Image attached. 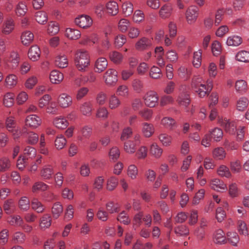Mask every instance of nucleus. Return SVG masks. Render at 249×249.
<instances>
[{"mask_svg":"<svg viewBox=\"0 0 249 249\" xmlns=\"http://www.w3.org/2000/svg\"><path fill=\"white\" fill-rule=\"evenodd\" d=\"M199 15V9L195 5L189 6L186 10L185 17L187 23L189 24L194 23Z\"/></svg>","mask_w":249,"mask_h":249,"instance_id":"nucleus-3","label":"nucleus"},{"mask_svg":"<svg viewBox=\"0 0 249 249\" xmlns=\"http://www.w3.org/2000/svg\"><path fill=\"white\" fill-rule=\"evenodd\" d=\"M55 64L61 68H64L68 66V61L67 56L64 54L59 55L56 56Z\"/></svg>","mask_w":249,"mask_h":249,"instance_id":"nucleus-36","label":"nucleus"},{"mask_svg":"<svg viewBox=\"0 0 249 249\" xmlns=\"http://www.w3.org/2000/svg\"><path fill=\"white\" fill-rule=\"evenodd\" d=\"M53 168L51 165L48 164L44 165L40 173V176L43 179H50L52 178L53 175Z\"/></svg>","mask_w":249,"mask_h":249,"instance_id":"nucleus-11","label":"nucleus"},{"mask_svg":"<svg viewBox=\"0 0 249 249\" xmlns=\"http://www.w3.org/2000/svg\"><path fill=\"white\" fill-rule=\"evenodd\" d=\"M174 231L177 236H187L189 233L188 228L183 225L176 227L174 229Z\"/></svg>","mask_w":249,"mask_h":249,"instance_id":"nucleus-43","label":"nucleus"},{"mask_svg":"<svg viewBox=\"0 0 249 249\" xmlns=\"http://www.w3.org/2000/svg\"><path fill=\"white\" fill-rule=\"evenodd\" d=\"M109 56L111 61L117 64L121 63L123 59L122 54L117 51L110 52Z\"/></svg>","mask_w":249,"mask_h":249,"instance_id":"nucleus-46","label":"nucleus"},{"mask_svg":"<svg viewBox=\"0 0 249 249\" xmlns=\"http://www.w3.org/2000/svg\"><path fill=\"white\" fill-rule=\"evenodd\" d=\"M150 76L154 79H158L161 77L162 73L161 70L159 67L153 66L151 67L150 72Z\"/></svg>","mask_w":249,"mask_h":249,"instance_id":"nucleus-61","label":"nucleus"},{"mask_svg":"<svg viewBox=\"0 0 249 249\" xmlns=\"http://www.w3.org/2000/svg\"><path fill=\"white\" fill-rule=\"evenodd\" d=\"M161 124L166 128L172 129L176 126V122L171 117H165L161 119Z\"/></svg>","mask_w":249,"mask_h":249,"instance_id":"nucleus-30","label":"nucleus"},{"mask_svg":"<svg viewBox=\"0 0 249 249\" xmlns=\"http://www.w3.org/2000/svg\"><path fill=\"white\" fill-rule=\"evenodd\" d=\"M124 150L128 154H133L136 151V144L133 141H128L124 143Z\"/></svg>","mask_w":249,"mask_h":249,"instance_id":"nucleus-60","label":"nucleus"},{"mask_svg":"<svg viewBox=\"0 0 249 249\" xmlns=\"http://www.w3.org/2000/svg\"><path fill=\"white\" fill-rule=\"evenodd\" d=\"M19 57L18 53L16 52H12L11 53L9 58V65L12 69H15L18 65Z\"/></svg>","mask_w":249,"mask_h":249,"instance_id":"nucleus-37","label":"nucleus"},{"mask_svg":"<svg viewBox=\"0 0 249 249\" xmlns=\"http://www.w3.org/2000/svg\"><path fill=\"white\" fill-rule=\"evenodd\" d=\"M158 138L163 146H167L171 143L172 140L171 136L166 133L160 134Z\"/></svg>","mask_w":249,"mask_h":249,"instance_id":"nucleus-52","label":"nucleus"},{"mask_svg":"<svg viewBox=\"0 0 249 249\" xmlns=\"http://www.w3.org/2000/svg\"><path fill=\"white\" fill-rule=\"evenodd\" d=\"M41 118L36 114H32L27 116L25 120V124L30 127L35 129L41 124Z\"/></svg>","mask_w":249,"mask_h":249,"instance_id":"nucleus-10","label":"nucleus"},{"mask_svg":"<svg viewBox=\"0 0 249 249\" xmlns=\"http://www.w3.org/2000/svg\"><path fill=\"white\" fill-rule=\"evenodd\" d=\"M63 78V74L58 71L53 70L50 73V81L53 84H58L60 83Z\"/></svg>","mask_w":249,"mask_h":249,"instance_id":"nucleus-19","label":"nucleus"},{"mask_svg":"<svg viewBox=\"0 0 249 249\" xmlns=\"http://www.w3.org/2000/svg\"><path fill=\"white\" fill-rule=\"evenodd\" d=\"M4 211L7 214L13 213L15 209V204L13 199H8L5 200L3 205Z\"/></svg>","mask_w":249,"mask_h":249,"instance_id":"nucleus-26","label":"nucleus"},{"mask_svg":"<svg viewBox=\"0 0 249 249\" xmlns=\"http://www.w3.org/2000/svg\"><path fill=\"white\" fill-rule=\"evenodd\" d=\"M7 222L12 226L20 227L22 225L23 220L20 215H13L8 218Z\"/></svg>","mask_w":249,"mask_h":249,"instance_id":"nucleus-28","label":"nucleus"},{"mask_svg":"<svg viewBox=\"0 0 249 249\" xmlns=\"http://www.w3.org/2000/svg\"><path fill=\"white\" fill-rule=\"evenodd\" d=\"M213 241L217 245H225L227 243L226 235L222 229H217L213 232Z\"/></svg>","mask_w":249,"mask_h":249,"instance_id":"nucleus-6","label":"nucleus"},{"mask_svg":"<svg viewBox=\"0 0 249 249\" xmlns=\"http://www.w3.org/2000/svg\"><path fill=\"white\" fill-rule=\"evenodd\" d=\"M52 220L51 216L48 214H44L41 218L39 226L41 229H47L50 227Z\"/></svg>","mask_w":249,"mask_h":249,"instance_id":"nucleus-44","label":"nucleus"},{"mask_svg":"<svg viewBox=\"0 0 249 249\" xmlns=\"http://www.w3.org/2000/svg\"><path fill=\"white\" fill-rule=\"evenodd\" d=\"M34 35L30 31L23 32L21 36L22 43L24 45H29L34 39Z\"/></svg>","mask_w":249,"mask_h":249,"instance_id":"nucleus-41","label":"nucleus"},{"mask_svg":"<svg viewBox=\"0 0 249 249\" xmlns=\"http://www.w3.org/2000/svg\"><path fill=\"white\" fill-rule=\"evenodd\" d=\"M191 74V71L185 67L181 66L178 69L179 77L185 80L188 79Z\"/></svg>","mask_w":249,"mask_h":249,"instance_id":"nucleus-55","label":"nucleus"},{"mask_svg":"<svg viewBox=\"0 0 249 249\" xmlns=\"http://www.w3.org/2000/svg\"><path fill=\"white\" fill-rule=\"evenodd\" d=\"M235 88L237 92L242 94L244 93L247 90V83L244 80H238L235 83Z\"/></svg>","mask_w":249,"mask_h":249,"instance_id":"nucleus-39","label":"nucleus"},{"mask_svg":"<svg viewBox=\"0 0 249 249\" xmlns=\"http://www.w3.org/2000/svg\"><path fill=\"white\" fill-rule=\"evenodd\" d=\"M11 163L10 159L6 157L0 158V172H5L10 170Z\"/></svg>","mask_w":249,"mask_h":249,"instance_id":"nucleus-25","label":"nucleus"},{"mask_svg":"<svg viewBox=\"0 0 249 249\" xmlns=\"http://www.w3.org/2000/svg\"><path fill=\"white\" fill-rule=\"evenodd\" d=\"M18 207L22 211H27L30 208V200L26 196L21 197L18 202Z\"/></svg>","mask_w":249,"mask_h":249,"instance_id":"nucleus-42","label":"nucleus"},{"mask_svg":"<svg viewBox=\"0 0 249 249\" xmlns=\"http://www.w3.org/2000/svg\"><path fill=\"white\" fill-rule=\"evenodd\" d=\"M163 150L156 143H152L150 147V154L156 159H160L162 155Z\"/></svg>","mask_w":249,"mask_h":249,"instance_id":"nucleus-21","label":"nucleus"},{"mask_svg":"<svg viewBox=\"0 0 249 249\" xmlns=\"http://www.w3.org/2000/svg\"><path fill=\"white\" fill-rule=\"evenodd\" d=\"M213 155L216 159L222 160L226 156V152L222 147H217L213 150Z\"/></svg>","mask_w":249,"mask_h":249,"instance_id":"nucleus-58","label":"nucleus"},{"mask_svg":"<svg viewBox=\"0 0 249 249\" xmlns=\"http://www.w3.org/2000/svg\"><path fill=\"white\" fill-rule=\"evenodd\" d=\"M210 187L215 191H221L225 190L227 187L226 184L218 178H213L210 182Z\"/></svg>","mask_w":249,"mask_h":249,"instance_id":"nucleus-12","label":"nucleus"},{"mask_svg":"<svg viewBox=\"0 0 249 249\" xmlns=\"http://www.w3.org/2000/svg\"><path fill=\"white\" fill-rule=\"evenodd\" d=\"M236 59L238 61L243 62H249V52L241 51L238 52L235 56Z\"/></svg>","mask_w":249,"mask_h":249,"instance_id":"nucleus-49","label":"nucleus"},{"mask_svg":"<svg viewBox=\"0 0 249 249\" xmlns=\"http://www.w3.org/2000/svg\"><path fill=\"white\" fill-rule=\"evenodd\" d=\"M107 13L112 15H116L119 12V7L117 3L114 1H110L106 4Z\"/></svg>","mask_w":249,"mask_h":249,"instance_id":"nucleus-24","label":"nucleus"},{"mask_svg":"<svg viewBox=\"0 0 249 249\" xmlns=\"http://www.w3.org/2000/svg\"><path fill=\"white\" fill-rule=\"evenodd\" d=\"M201 55L202 52L200 50L194 53L193 64L194 66L196 68H199L201 65Z\"/></svg>","mask_w":249,"mask_h":249,"instance_id":"nucleus-59","label":"nucleus"},{"mask_svg":"<svg viewBox=\"0 0 249 249\" xmlns=\"http://www.w3.org/2000/svg\"><path fill=\"white\" fill-rule=\"evenodd\" d=\"M40 55V50L37 45L32 46L29 50L28 56L33 61L39 59Z\"/></svg>","mask_w":249,"mask_h":249,"instance_id":"nucleus-17","label":"nucleus"},{"mask_svg":"<svg viewBox=\"0 0 249 249\" xmlns=\"http://www.w3.org/2000/svg\"><path fill=\"white\" fill-rule=\"evenodd\" d=\"M89 56L86 51L80 50L76 52L75 64L77 69L79 71H86L89 65Z\"/></svg>","mask_w":249,"mask_h":249,"instance_id":"nucleus-1","label":"nucleus"},{"mask_svg":"<svg viewBox=\"0 0 249 249\" xmlns=\"http://www.w3.org/2000/svg\"><path fill=\"white\" fill-rule=\"evenodd\" d=\"M172 11V6L169 4H165L160 8L159 15L162 18H166L171 15Z\"/></svg>","mask_w":249,"mask_h":249,"instance_id":"nucleus-15","label":"nucleus"},{"mask_svg":"<svg viewBox=\"0 0 249 249\" xmlns=\"http://www.w3.org/2000/svg\"><path fill=\"white\" fill-rule=\"evenodd\" d=\"M191 87L194 89H197L199 87L204 88L205 81L201 76H195L192 80Z\"/></svg>","mask_w":249,"mask_h":249,"instance_id":"nucleus-34","label":"nucleus"},{"mask_svg":"<svg viewBox=\"0 0 249 249\" xmlns=\"http://www.w3.org/2000/svg\"><path fill=\"white\" fill-rule=\"evenodd\" d=\"M139 115L145 120H150L153 116V111L152 109L145 108L139 112Z\"/></svg>","mask_w":249,"mask_h":249,"instance_id":"nucleus-54","label":"nucleus"},{"mask_svg":"<svg viewBox=\"0 0 249 249\" xmlns=\"http://www.w3.org/2000/svg\"><path fill=\"white\" fill-rule=\"evenodd\" d=\"M208 134H209L211 139L216 142L220 141L223 136L222 130L218 127H215L209 130Z\"/></svg>","mask_w":249,"mask_h":249,"instance_id":"nucleus-14","label":"nucleus"},{"mask_svg":"<svg viewBox=\"0 0 249 249\" xmlns=\"http://www.w3.org/2000/svg\"><path fill=\"white\" fill-rule=\"evenodd\" d=\"M74 22L80 27L86 28L92 25V20L89 16L82 15L75 18Z\"/></svg>","mask_w":249,"mask_h":249,"instance_id":"nucleus-9","label":"nucleus"},{"mask_svg":"<svg viewBox=\"0 0 249 249\" xmlns=\"http://www.w3.org/2000/svg\"><path fill=\"white\" fill-rule=\"evenodd\" d=\"M249 104L248 99L246 97H241L236 102V109L239 111H244Z\"/></svg>","mask_w":249,"mask_h":249,"instance_id":"nucleus-31","label":"nucleus"},{"mask_svg":"<svg viewBox=\"0 0 249 249\" xmlns=\"http://www.w3.org/2000/svg\"><path fill=\"white\" fill-rule=\"evenodd\" d=\"M108 107L111 109H115L121 105V101L115 94L110 95L108 100Z\"/></svg>","mask_w":249,"mask_h":249,"instance_id":"nucleus-18","label":"nucleus"},{"mask_svg":"<svg viewBox=\"0 0 249 249\" xmlns=\"http://www.w3.org/2000/svg\"><path fill=\"white\" fill-rule=\"evenodd\" d=\"M49 186L42 181H37L34 183L32 187V192L36 193L38 191H45L49 188Z\"/></svg>","mask_w":249,"mask_h":249,"instance_id":"nucleus-47","label":"nucleus"},{"mask_svg":"<svg viewBox=\"0 0 249 249\" xmlns=\"http://www.w3.org/2000/svg\"><path fill=\"white\" fill-rule=\"evenodd\" d=\"M80 110L84 115L89 116L92 110V104L89 101L85 102L81 105Z\"/></svg>","mask_w":249,"mask_h":249,"instance_id":"nucleus-29","label":"nucleus"},{"mask_svg":"<svg viewBox=\"0 0 249 249\" xmlns=\"http://www.w3.org/2000/svg\"><path fill=\"white\" fill-rule=\"evenodd\" d=\"M35 16L36 21L39 24H44L47 22V14L43 11L36 12Z\"/></svg>","mask_w":249,"mask_h":249,"instance_id":"nucleus-40","label":"nucleus"},{"mask_svg":"<svg viewBox=\"0 0 249 249\" xmlns=\"http://www.w3.org/2000/svg\"><path fill=\"white\" fill-rule=\"evenodd\" d=\"M152 46V41L146 37L139 39L135 43V48L137 51H143L148 50Z\"/></svg>","mask_w":249,"mask_h":249,"instance_id":"nucleus-8","label":"nucleus"},{"mask_svg":"<svg viewBox=\"0 0 249 249\" xmlns=\"http://www.w3.org/2000/svg\"><path fill=\"white\" fill-rule=\"evenodd\" d=\"M130 26V21L125 18L120 19L118 23V29L121 32H125Z\"/></svg>","mask_w":249,"mask_h":249,"instance_id":"nucleus-62","label":"nucleus"},{"mask_svg":"<svg viewBox=\"0 0 249 249\" xmlns=\"http://www.w3.org/2000/svg\"><path fill=\"white\" fill-rule=\"evenodd\" d=\"M138 174V170L136 165L131 164L128 167L127 175L131 179H135Z\"/></svg>","mask_w":249,"mask_h":249,"instance_id":"nucleus-63","label":"nucleus"},{"mask_svg":"<svg viewBox=\"0 0 249 249\" xmlns=\"http://www.w3.org/2000/svg\"><path fill=\"white\" fill-rule=\"evenodd\" d=\"M218 174L222 177L229 178L231 177V174L229 168L225 165H221L217 169Z\"/></svg>","mask_w":249,"mask_h":249,"instance_id":"nucleus-64","label":"nucleus"},{"mask_svg":"<svg viewBox=\"0 0 249 249\" xmlns=\"http://www.w3.org/2000/svg\"><path fill=\"white\" fill-rule=\"evenodd\" d=\"M154 132L155 128L152 124L146 122L142 124V132L145 137H150Z\"/></svg>","mask_w":249,"mask_h":249,"instance_id":"nucleus-13","label":"nucleus"},{"mask_svg":"<svg viewBox=\"0 0 249 249\" xmlns=\"http://www.w3.org/2000/svg\"><path fill=\"white\" fill-rule=\"evenodd\" d=\"M14 94L12 92H7L3 95V104L6 107H11L14 104Z\"/></svg>","mask_w":249,"mask_h":249,"instance_id":"nucleus-33","label":"nucleus"},{"mask_svg":"<svg viewBox=\"0 0 249 249\" xmlns=\"http://www.w3.org/2000/svg\"><path fill=\"white\" fill-rule=\"evenodd\" d=\"M122 11L125 16H129L133 11V4L128 1H126L122 4Z\"/></svg>","mask_w":249,"mask_h":249,"instance_id":"nucleus-51","label":"nucleus"},{"mask_svg":"<svg viewBox=\"0 0 249 249\" xmlns=\"http://www.w3.org/2000/svg\"><path fill=\"white\" fill-rule=\"evenodd\" d=\"M145 105L149 107H154L158 104L159 97L154 90L147 91L143 97Z\"/></svg>","mask_w":249,"mask_h":249,"instance_id":"nucleus-2","label":"nucleus"},{"mask_svg":"<svg viewBox=\"0 0 249 249\" xmlns=\"http://www.w3.org/2000/svg\"><path fill=\"white\" fill-rule=\"evenodd\" d=\"M227 242L229 241L232 246H237L239 241V237L235 232L229 231L227 233Z\"/></svg>","mask_w":249,"mask_h":249,"instance_id":"nucleus-35","label":"nucleus"},{"mask_svg":"<svg viewBox=\"0 0 249 249\" xmlns=\"http://www.w3.org/2000/svg\"><path fill=\"white\" fill-rule=\"evenodd\" d=\"M65 35L68 38L71 39L76 40L81 36V33L77 29L72 28H68L66 29Z\"/></svg>","mask_w":249,"mask_h":249,"instance_id":"nucleus-23","label":"nucleus"},{"mask_svg":"<svg viewBox=\"0 0 249 249\" xmlns=\"http://www.w3.org/2000/svg\"><path fill=\"white\" fill-rule=\"evenodd\" d=\"M185 88L184 85H181L179 89V94L177 98V101L181 106L187 107L190 102L189 95L183 90Z\"/></svg>","mask_w":249,"mask_h":249,"instance_id":"nucleus-7","label":"nucleus"},{"mask_svg":"<svg viewBox=\"0 0 249 249\" xmlns=\"http://www.w3.org/2000/svg\"><path fill=\"white\" fill-rule=\"evenodd\" d=\"M53 125L59 129H65L69 124L68 121L62 116L54 118L53 121Z\"/></svg>","mask_w":249,"mask_h":249,"instance_id":"nucleus-20","label":"nucleus"},{"mask_svg":"<svg viewBox=\"0 0 249 249\" xmlns=\"http://www.w3.org/2000/svg\"><path fill=\"white\" fill-rule=\"evenodd\" d=\"M242 42V38L238 36H231L228 37L226 44L229 46H238Z\"/></svg>","mask_w":249,"mask_h":249,"instance_id":"nucleus-32","label":"nucleus"},{"mask_svg":"<svg viewBox=\"0 0 249 249\" xmlns=\"http://www.w3.org/2000/svg\"><path fill=\"white\" fill-rule=\"evenodd\" d=\"M66 140L63 135H58L54 142L55 146L58 150L63 149L66 144Z\"/></svg>","mask_w":249,"mask_h":249,"instance_id":"nucleus-48","label":"nucleus"},{"mask_svg":"<svg viewBox=\"0 0 249 249\" xmlns=\"http://www.w3.org/2000/svg\"><path fill=\"white\" fill-rule=\"evenodd\" d=\"M62 205L59 202L55 203L52 209L53 216L54 218H58L63 212Z\"/></svg>","mask_w":249,"mask_h":249,"instance_id":"nucleus-45","label":"nucleus"},{"mask_svg":"<svg viewBox=\"0 0 249 249\" xmlns=\"http://www.w3.org/2000/svg\"><path fill=\"white\" fill-rule=\"evenodd\" d=\"M120 152L118 147H113L110 149L109 152V157L111 161L115 162L117 161L120 157Z\"/></svg>","mask_w":249,"mask_h":249,"instance_id":"nucleus-53","label":"nucleus"},{"mask_svg":"<svg viewBox=\"0 0 249 249\" xmlns=\"http://www.w3.org/2000/svg\"><path fill=\"white\" fill-rule=\"evenodd\" d=\"M107 66V62L104 57L98 58L95 63V67L98 72H101L104 71Z\"/></svg>","mask_w":249,"mask_h":249,"instance_id":"nucleus-38","label":"nucleus"},{"mask_svg":"<svg viewBox=\"0 0 249 249\" xmlns=\"http://www.w3.org/2000/svg\"><path fill=\"white\" fill-rule=\"evenodd\" d=\"M104 78L107 85L114 86L118 81V72L113 69H109L105 73Z\"/></svg>","mask_w":249,"mask_h":249,"instance_id":"nucleus-4","label":"nucleus"},{"mask_svg":"<svg viewBox=\"0 0 249 249\" xmlns=\"http://www.w3.org/2000/svg\"><path fill=\"white\" fill-rule=\"evenodd\" d=\"M58 102L61 107L66 108L71 105L72 98L70 96L65 93H62L59 96Z\"/></svg>","mask_w":249,"mask_h":249,"instance_id":"nucleus-16","label":"nucleus"},{"mask_svg":"<svg viewBox=\"0 0 249 249\" xmlns=\"http://www.w3.org/2000/svg\"><path fill=\"white\" fill-rule=\"evenodd\" d=\"M6 86L8 88H12L16 85L18 78L14 74H9L5 78Z\"/></svg>","mask_w":249,"mask_h":249,"instance_id":"nucleus-56","label":"nucleus"},{"mask_svg":"<svg viewBox=\"0 0 249 249\" xmlns=\"http://www.w3.org/2000/svg\"><path fill=\"white\" fill-rule=\"evenodd\" d=\"M14 22L13 19L7 20L2 26L1 32L4 35H9L14 30Z\"/></svg>","mask_w":249,"mask_h":249,"instance_id":"nucleus-27","label":"nucleus"},{"mask_svg":"<svg viewBox=\"0 0 249 249\" xmlns=\"http://www.w3.org/2000/svg\"><path fill=\"white\" fill-rule=\"evenodd\" d=\"M118 183V178L114 176L110 177L107 180V189L108 191L113 190Z\"/></svg>","mask_w":249,"mask_h":249,"instance_id":"nucleus-57","label":"nucleus"},{"mask_svg":"<svg viewBox=\"0 0 249 249\" xmlns=\"http://www.w3.org/2000/svg\"><path fill=\"white\" fill-rule=\"evenodd\" d=\"M237 230L240 234L245 236L249 235V230L247 224L242 220H239L238 221Z\"/></svg>","mask_w":249,"mask_h":249,"instance_id":"nucleus-50","label":"nucleus"},{"mask_svg":"<svg viewBox=\"0 0 249 249\" xmlns=\"http://www.w3.org/2000/svg\"><path fill=\"white\" fill-rule=\"evenodd\" d=\"M32 209L37 213H42L45 210V206L36 198L31 201Z\"/></svg>","mask_w":249,"mask_h":249,"instance_id":"nucleus-22","label":"nucleus"},{"mask_svg":"<svg viewBox=\"0 0 249 249\" xmlns=\"http://www.w3.org/2000/svg\"><path fill=\"white\" fill-rule=\"evenodd\" d=\"M218 123L229 134H232L235 133L236 125L234 122H230L229 120L226 118L219 117Z\"/></svg>","mask_w":249,"mask_h":249,"instance_id":"nucleus-5","label":"nucleus"}]
</instances>
